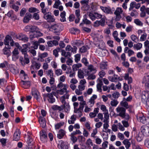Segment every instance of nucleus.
Returning <instances> with one entry per match:
<instances>
[{
	"mask_svg": "<svg viewBox=\"0 0 149 149\" xmlns=\"http://www.w3.org/2000/svg\"><path fill=\"white\" fill-rule=\"evenodd\" d=\"M37 27L36 26H26L24 30L26 31H29L30 37H38L43 36V34L40 31H37Z\"/></svg>",
	"mask_w": 149,
	"mask_h": 149,
	"instance_id": "f257e3e1",
	"label": "nucleus"
},
{
	"mask_svg": "<svg viewBox=\"0 0 149 149\" xmlns=\"http://www.w3.org/2000/svg\"><path fill=\"white\" fill-rule=\"evenodd\" d=\"M63 26L62 24L57 23L52 26L50 28V30L54 31V33L58 35L60 34V32L63 29Z\"/></svg>",
	"mask_w": 149,
	"mask_h": 149,
	"instance_id": "f03ea898",
	"label": "nucleus"
},
{
	"mask_svg": "<svg viewBox=\"0 0 149 149\" xmlns=\"http://www.w3.org/2000/svg\"><path fill=\"white\" fill-rule=\"evenodd\" d=\"M43 97L45 101L47 98V100L50 103H52L55 101V99L54 97L53 94L52 93L45 94L43 95Z\"/></svg>",
	"mask_w": 149,
	"mask_h": 149,
	"instance_id": "7ed1b4c3",
	"label": "nucleus"
},
{
	"mask_svg": "<svg viewBox=\"0 0 149 149\" xmlns=\"http://www.w3.org/2000/svg\"><path fill=\"white\" fill-rule=\"evenodd\" d=\"M43 17L48 22H53L55 20L54 16L52 15L51 13L49 12H48L47 14L44 15Z\"/></svg>",
	"mask_w": 149,
	"mask_h": 149,
	"instance_id": "20e7f679",
	"label": "nucleus"
},
{
	"mask_svg": "<svg viewBox=\"0 0 149 149\" xmlns=\"http://www.w3.org/2000/svg\"><path fill=\"white\" fill-rule=\"evenodd\" d=\"M117 113H118V116L121 117H123L126 111L125 109L122 107H118L116 109Z\"/></svg>",
	"mask_w": 149,
	"mask_h": 149,
	"instance_id": "39448f33",
	"label": "nucleus"
},
{
	"mask_svg": "<svg viewBox=\"0 0 149 149\" xmlns=\"http://www.w3.org/2000/svg\"><path fill=\"white\" fill-rule=\"evenodd\" d=\"M26 140L29 148H32L33 146V145L34 142L33 141L31 135L30 133H29L28 134L27 138Z\"/></svg>",
	"mask_w": 149,
	"mask_h": 149,
	"instance_id": "423d86ee",
	"label": "nucleus"
},
{
	"mask_svg": "<svg viewBox=\"0 0 149 149\" xmlns=\"http://www.w3.org/2000/svg\"><path fill=\"white\" fill-rule=\"evenodd\" d=\"M141 130L143 135L146 136H149V126H143L141 127Z\"/></svg>",
	"mask_w": 149,
	"mask_h": 149,
	"instance_id": "0eeeda50",
	"label": "nucleus"
},
{
	"mask_svg": "<svg viewBox=\"0 0 149 149\" xmlns=\"http://www.w3.org/2000/svg\"><path fill=\"white\" fill-rule=\"evenodd\" d=\"M6 37H26V36L24 35L21 33L17 35L14 32H10L8 33Z\"/></svg>",
	"mask_w": 149,
	"mask_h": 149,
	"instance_id": "6e6552de",
	"label": "nucleus"
},
{
	"mask_svg": "<svg viewBox=\"0 0 149 149\" xmlns=\"http://www.w3.org/2000/svg\"><path fill=\"white\" fill-rule=\"evenodd\" d=\"M94 40L95 45L99 47L100 48H101V47L104 46V42L100 40L98 38H94Z\"/></svg>",
	"mask_w": 149,
	"mask_h": 149,
	"instance_id": "1a4fd4ad",
	"label": "nucleus"
},
{
	"mask_svg": "<svg viewBox=\"0 0 149 149\" xmlns=\"http://www.w3.org/2000/svg\"><path fill=\"white\" fill-rule=\"evenodd\" d=\"M20 63L22 65H24L25 64H27L29 63V58L26 57V55H24V58L22 57H20L19 58Z\"/></svg>",
	"mask_w": 149,
	"mask_h": 149,
	"instance_id": "9d476101",
	"label": "nucleus"
},
{
	"mask_svg": "<svg viewBox=\"0 0 149 149\" xmlns=\"http://www.w3.org/2000/svg\"><path fill=\"white\" fill-rule=\"evenodd\" d=\"M40 139L43 143H45L47 141V134L45 132L41 131L40 133Z\"/></svg>",
	"mask_w": 149,
	"mask_h": 149,
	"instance_id": "9b49d317",
	"label": "nucleus"
},
{
	"mask_svg": "<svg viewBox=\"0 0 149 149\" xmlns=\"http://www.w3.org/2000/svg\"><path fill=\"white\" fill-rule=\"evenodd\" d=\"M97 97L96 95H93L89 100L88 104L90 107H92L95 103V100L97 98Z\"/></svg>",
	"mask_w": 149,
	"mask_h": 149,
	"instance_id": "f8f14e48",
	"label": "nucleus"
},
{
	"mask_svg": "<svg viewBox=\"0 0 149 149\" xmlns=\"http://www.w3.org/2000/svg\"><path fill=\"white\" fill-rule=\"evenodd\" d=\"M86 83V81L85 79H83L80 80L79 82V85L78 86V88L80 90H84L85 89V84Z\"/></svg>",
	"mask_w": 149,
	"mask_h": 149,
	"instance_id": "ddd939ff",
	"label": "nucleus"
},
{
	"mask_svg": "<svg viewBox=\"0 0 149 149\" xmlns=\"http://www.w3.org/2000/svg\"><path fill=\"white\" fill-rule=\"evenodd\" d=\"M20 132L19 130L17 129L13 135V140L15 141H18L20 138Z\"/></svg>",
	"mask_w": 149,
	"mask_h": 149,
	"instance_id": "4468645a",
	"label": "nucleus"
},
{
	"mask_svg": "<svg viewBox=\"0 0 149 149\" xmlns=\"http://www.w3.org/2000/svg\"><path fill=\"white\" fill-rule=\"evenodd\" d=\"M32 94L34 98L38 100L40 96L39 92L36 89H33L32 90Z\"/></svg>",
	"mask_w": 149,
	"mask_h": 149,
	"instance_id": "2eb2a0df",
	"label": "nucleus"
},
{
	"mask_svg": "<svg viewBox=\"0 0 149 149\" xmlns=\"http://www.w3.org/2000/svg\"><path fill=\"white\" fill-rule=\"evenodd\" d=\"M97 81L98 83L97 85V91L100 92H101L102 91V87L103 85V83L102 79L100 78L97 79Z\"/></svg>",
	"mask_w": 149,
	"mask_h": 149,
	"instance_id": "dca6fc26",
	"label": "nucleus"
},
{
	"mask_svg": "<svg viewBox=\"0 0 149 149\" xmlns=\"http://www.w3.org/2000/svg\"><path fill=\"white\" fill-rule=\"evenodd\" d=\"M140 6V4L139 3H136L134 1L131 2L130 4V7L129 8V11L131 10L134 8L136 9L139 8Z\"/></svg>",
	"mask_w": 149,
	"mask_h": 149,
	"instance_id": "f3484780",
	"label": "nucleus"
},
{
	"mask_svg": "<svg viewBox=\"0 0 149 149\" xmlns=\"http://www.w3.org/2000/svg\"><path fill=\"white\" fill-rule=\"evenodd\" d=\"M69 94H65L64 95L61 96L60 98V100L61 102L63 104V106H64L66 104V102L65 101V99H68L69 98Z\"/></svg>",
	"mask_w": 149,
	"mask_h": 149,
	"instance_id": "a211bd4d",
	"label": "nucleus"
},
{
	"mask_svg": "<svg viewBox=\"0 0 149 149\" xmlns=\"http://www.w3.org/2000/svg\"><path fill=\"white\" fill-rule=\"evenodd\" d=\"M100 9L104 13L107 14L112 13V11L111 8L109 7L100 6Z\"/></svg>",
	"mask_w": 149,
	"mask_h": 149,
	"instance_id": "6ab92c4d",
	"label": "nucleus"
},
{
	"mask_svg": "<svg viewBox=\"0 0 149 149\" xmlns=\"http://www.w3.org/2000/svg\"><path fill=\"white\" fill-rule=\"evenodd\" d=\"M10 47L9 46L7 47H5L2 50V52L4 55H6L8 57L11 55V52L10 50Z\"/></svg>",
	"mask_w": 149,
	"mask_h": 149,
	"instance_id": "aec40b11",
	"label": "nucleus"
},
{
	"mask_svg": "<svg viewBox=\"0 0 149 149\" xmlns=\"http://www.w3.org/2000/svg\"><path fill=\"white\" fill-rule=\"evenodd\" d=\"M58 148L60 149H68V146L67 143L62 141L59 142L58 145Z\"/></svg>",
	"mask_w": 149,
	"mask_h": 149,
	"instance_id": "412c9836",
	"label": "nucleus"
},
{
	"mask_svg": "<svg viewBox=\"0 0 149 149\" xmlns=\"http://www.w3.org/2000/svg\"><path fill=\"white\" fill-rule=\"evenodd\" d=\"M4 43L6 45H9L10 43L11 46H13L14 45V42L11 38H5L4 40Z\"/></svg>",
	"mask_w": 149,
	"mask_h": 149,
	"instance_id": "4be33fe9",
	"label": "nucleus"
},
{
	"mask_svg": "<svg viewBox=\"0 0 149 149\" xmlns=\"http://www.w3.org/2000/svg\"><path fill=\"white\" fill-rule=\"evenodd\" d=\"M119 77H118L117 75L114 74L113 76H110L108 77L109 80L111 82H117L118 79H119Z\"/></svg>",
	"mask_w": 149,
	"mask_h": 149,
	"instance_id": "5701e85b",
	"label": "nucleus"
},
{
	"mask_svg": "<svg viewBox=\"0 0 149 149\" xmlns=\"http://www.w3.org/2000/svg\"><path fill=\"white\" fill-rule=\"evenodd\" d=\"M39 121L40 125L43 128H45L46 125V123L45 118L43 117H40L39 119Z\"/></svg>",
	"mask_w": 149,
	"mask_h": 149,
	"instance_id": "b1692460",
	"label": "nucleus"
},
{
	"mask_svg": "<svg viewBox=\"0 0 149 149\" xmlns=\"http://www.w3.org/2000/svg\"><path fill=\"white\" fill-rule=\"evenodd\" d=\"M64 106L61 105L60 106L57 105H54L52 107V109L54 110L58 111H61L63 110L64 108Z\"/></svg>",
	"mask_w": 149,
	"mask_h": 149,
	"instance_id": "393cba45",
	"label": "nucleus"
},
{
	"mask_svg": "<svg viewBox=\"0 0 149 149\" xmlns=\"http://www.w3.org/2000/svg\"><path fill=\"white\" fill-rule=\"evenodd\" d=\"M137 119L142 123L145 124L146 122V119L143 114L138 115L137 116Z\"/></svg>",
	"mask_w": 149,
	"mask_h": 149,
	"instance_id": "a878e982",
	"label": "nucleus"
},
{
	"mask_svg": "<svg viewBox=\"0 0 149 149\" xmlns=\"http://www.w3.org/2000/svg\"><path fill=\"white\" fill-rule=\"evenodd\" d=\"M142 84H145V87L146 89L149 90V79L146 77H144L142 81Z\"/></svg>",
	"mask_w": 149,
	"mask_h": 149,
	"instance_id": "bb28decb",
	"label": "nucleus"
},
{
	"mask_svg": "<svg viewBox=\"0 0 149 149\" xmlns=\"http://www.w3.org/2000/svg\"><path fill=\"white\" fill-rule=\"evenodd\" d=\"M65 132L64 130L63 129L60 130L57 134V137L59 139H61L65 135Z\"/></svg>",
	"mask_w": 149,
	"mask_h": 149,
	"instance_id": "cd10ccee",
	"label": "nucleus"
},
{
	"mask_svg": "<svg viewBox=\"0 0 149 149\" xmlns=\"http://www.w3.org/2000/svg\"><path fill=\"white\" fill-rule=\"evenodd\" d=\"M122 143L125 146L126 149H129L130 147L131 143L129 139H124Z\"/></svg>",
	"mask_w": 149,
	"mask_h": 149,
	"instance_id": "c85d7f7f",
	"label": "nucleus"
},
{
	"mask_svg": "<svg viewBox=\"0 0 149 149\" xmlns=\"http://www.w3.org/2000/svg\"><path fill=\"white\" fill-rule=\"evenodd\" d=\"M76 120V116L74 115H72L68 120V123L69 124H74Z\"/></svg>",
	"mask_w": 149,
	"mask_h": 149,
	"instance_id": "c756f323",
	"label": "nucleus"
},
{
	"mask_svg": "<svg viewBox=\"0 0 149 149\" xmlns=\"http://www.w3.org/2000/svg\"><path fill=\"white\" fill-rule=\"evenodd\" d=\"M22 86L25 88H26L30 87V83L28 81H22Z\"/></svg>",
	"mask_w": 149,
	"mask_h": 149,
	"instance_id": "7c9ffc66",
	"label": "nucleus"
},
{
	"mask_svg": "<svg viewBox=\"0 0 149 149\" xmlns=\"http://www.w3.org/2000/svg\"><path fill=\"white\" fill-rule=\"evenodd\" d=\"M93 3H92L91 7L90 8L89 7V6L88 5V4H87L84 5L82 7V9L84 10H91V9H93Z\"/></svg>",
	"mask_w": 149,
	"mask_h": 149,
	"instance_id": "2f4dec72",
	"label": "nucleus"
},
{
	"mask_svg": "<svg viewBox=\"0 0 149 149\" xmlns=\"http://www.w3.org/2000/svg\"><path fill=\"white\" fill-rule=\"evenodd\" d=\"M31 17V15L29 13H26L25 16L24 17L23 21L24 23L28 22L30 19Z\"/></svg>",
	"mask_w": 149,
	"mask_h": 149,
	"instance_id": "473e14b6",
	"label": "nucleus"
},
{
	"mask_svg": "<svg viewBox=\"0 0 149 149\" xmlns=\"http://www.w3.org/2000/svg\"><path fill=\"white\" fill-rule=\"evenodd\" d=\"M139 36L140 37H146L147 36V34L144 30H139L138 31Z\"/></svg>",
	"mask_w": 149,
	"mask_h": 149,
	"instance_id": "72a5a7b5",
	"label": "nucleus"
},
{
	"mask_svg": "<svg viewBox=\"0 0 149 149\" xmlns=\"http://www.w3.org/2000/svg\"><path fill=\"white\" fill-rule=\"evenodd\" d=\"M57 93L60 95H63L64 93L65 94H68L69 91L67 89L62 88L60 90H58L56 91Z\"/></svg>",
	"mask_w": 149,
	"mask_h": 149,
	"instance_id": "f704fd0d",
	"label": "nucleus"
},
{
	"mask_svg": "<svg viewBox=\"0 0 149 149\" xmlns=\"http://www.w3.org/2000/svg\"><path fill=\"white\" fill-rule=\"evenodd\" d=\"M61 52V55L65 57L69 58L71 55V53L69 52H65L64 50H62Z\"/></svg>",
	"mask_w": 149,
	"mask_h": 149,
	"instance_id": "c9c22d12",
	"label": "nucleus"
},
{
	"mask_svg": "<svg viewBox=\"0 0 149 149\" xmlns=\"http://www.w3.org/2000/svg\"><path fill=\"white\" fill-rule=\"evenodd\" d=\"M107 62H102L100 64V68L102 70L107 69Z\"/></svg>",
	"mask_w": 149,
	"mask_h": 149,
	"instance_id": "e433bc0d",
	"label": "nucleus"
},
{
	"mask_svg": "<svg viewBox=\"0 0 149 149\" xmlns=\"http://www.w3.org/2000/svg\"><path fill=\"white\" fill-rule=\"evenodd\" d=\"M60 15L61 17L60 20L62 22H65L66 21V13L65 11H63L61 13Z\"/></svg>",
	"mask_w": 149,
	"mask_h": 149,
	"instance_id": "4c0bfd02",
	"label": "nucleus"
},
{
	"mask_svg": "<svg viewBox=\"0 0 149 149\" xmlns=\"http://www.w3.org/2000/svg\"><path fill=\"white\" fill-rule=\"evenodd\" d=\"M82 66V65L81 63H78L77 64H74L72 66V69L73 71H77L78 69Z\"/></svg>",
	"mask_w": 149,
	"mask_h": 149,
	"instance_id": "58836bf2",
	"label": "nucleus"
},
{
	"mask_svg": "<svg viewBox=\"0 0 149 149\" xmlns=\"http://www.w3.org/2000/svg\"><path fill=\"white\" fill-rule=\"evenodd\" d=\"M78 76L80 79H83L84 77V72L81 69L78 70Z\"/></svg>",
	"mask_w": 149,
	"mask_h": 149,
	"instance_id": "ea45409f",
	"label": "nucleus"
},
{
	"mask_svg": "<svg viewBox=\"0 0 149 149\" xmlns=\"http://www.w3.org/2000/svg\"><path fill=\"white\" fill-rule=\"evenodd\" d=\"M82 110H81V109H80L79 108L78 109L75 108L74 112L75 113H77L79 117H80L82 115Z\"/></svg>",
	"mask_w": 149,
	"mask_h": 149,
	"instance_id": "a19ab883",
	"label": "nucleus"
},
{
	"mask_svg": "<svg viewBox=\"0 0 149 149\" xmlns=\"http://www.w3.org/2000/svg\"><path fill=\"white\" fill-rule=\"evenodd\" d=\"M88 69L89 70L90 72L94 71L95 73L97 71L96 68L94 67L92 65H88Z\"/></svg>",
	"mask_w": 149,
	"mask_h": 149,
	"instance_id": "79ce46f5",
	"label": "nucleus"
},
{
	"mask_svg": "<svg viewBox=\"0 0 149 149\" xmlns=\"http://www.w3.org/2000/svg\"><path fill=\"white\" fill-rule=\"evenodd\" d=\"M70 31L72 34H78L80 32V31L77 29L72 28L70 30Z\"/></svg>",
	"mask_w": 149,
	"mask_h": 149,
	"instance_id": "37998d69",
	"label": "nucleus"
},
{
	"mask_svg": "<svg viewBox=\"0 0 149 149\" xmlns=\"http://www.w3.org/2000/svg\"><path fill=\"white\" fill-rule=\"evenodd\" d=\"M123 11L121 7H117L116 8L115 11L114 12V14H119L120 15L122 14Z\"/></svg>",
	"mask_w": 149,
	"mask_h": 149,
	"instance_id": "c03bdc74",
	"label": "nucleus"
},
{
	"mask_svg": "<svg viewBox=\"0 0 149 149\" xmlns=\"http://www.w3.org/2000/svg\"><path fill=\"white\" fill-rule=\"evenodd\" d=\"M145 6H142L140 8V10L141 12L140 15L142 17H144L146 15V13L145 11Z\"/></svg>",
	"mask_w": 149,
	"mask_h": 149,
	"instance_id": "a18cd8bd",
	"label": "nucleus"
},
{
	"mask_svg": "<svg viewBox=\"0 0 149 149\" xmlns=\"http://www.w3.org/2000/svg\"><path fill=\"white\" fill-rule=\"evenodd\" d=\"M61 4V2L60 0H56L53 7L54 8L57 9Z\"/></svg>",
	"mask_w": 149,
	"mask_h": 149,
	"instance_id": "49530a36",
	"label": "nucleus"
},
{
	"mask_svg": "<svg viewBox=\"0 0 149 149\" xmlns=\"http://www.w3.org/2000/svg\"><path fill=\"white\" fill-rule=\"evenodd\" d=\"M29 11L31 13H33L36 12L37 13H39V11L36 8L31 7L29 9Z\"/></svg>",
	"mask_w": 149,
	"mask_h": 149,
	"instance_id": "de8ad7c7",
	"label": "nucleus"
},
{
	"mask_svg": "<svg viewBox=\"0 0 149 149\" xmlns=\"http://www.w3.org/2000/svg\"><path fill=\"white\" fill-rule=\"evenodd\" d=\"M104 119L103 120V122L109 121V115L108 111L107 112L104 113Z\"/></svg>",
	"mask_w": 149,
	"mask_h": 149,
	"instance_id": "09e8293b",
	"label": "nucleus"
},
{
	"mask_svg": "<svg viewBox=\"0 0 149 149\" xmlns=\"http://www.w3.org/2000/svg\"><path fill=\"white\" fill-rule=\"evenodd\" d=\"M84 18L83 19L82 22L83 23L86 24H89L91 23L90 21L87 19L86 18V15H84Z\"/></svg>",
	"mask_w": 149,
	"mask_h": 149,
	"instance_id": "8fccbe9b",
	"label": "nucleus"
},
{
	"mask_svg": "<svg viewBox=\"0 0 149 149\" xmlns=\"http://www.w3.org/2000/svg\"><path fill=\"white\" fill-rule=\"evenodd\" d=\"M60 51V49L59 48H56L53 51V54L56 57H57L58 56V53Z\"/></svg>",
	"mask_w": 149,
	"mask_h": 149,
	"instance_id": "3c124183",
	"label": "nucleus"
},
{
	"mask_svg": "<svg viewBox=\"0 0 149 149\" xmlns=\"http://www.w3.org/2000/svg\"><path fill=\"white\" fill-rule=\"evenodd\" d=\"M86 144L88 147L93 146V143L90 139H88L87 140L86 142Z\"/></svg>",
	"mask_w": 149,
	"mask_h": 149,
	"instance_id": "603ef678",
	"label": "nucleus"
},
{
	"mask_svg": "<svg viewBox=\"0 0 149 149\" xmlns=\"http://www.w3.org/2000/svg\"><path fill=\"white\" fill-rule=\"evenodd\" d=\"M10 69V71L14 74H16L18 72L17 69L15 67H11Z\"/></svg>",
	"mask_w": 149,
	"mask_h": 149,
	"instance_id": "864d4df0",
	"label": "nucleus"
},
{
	"mask_svg": "<svg viewBox=\"0 0 149 149\" xmlns=\"http://www.w3.org/2000/svg\"><path fill=\"white\" fill-rule=\"evenodd\" d=\"M142 44L141 43H138L136 45H134V48L137 50H139L142 47Z\"/></svg>",
	"mask_w": 149,
	"mask_h": 149,
	"instance_id": "5fc2aeb1",
	"label": "nucleus"
},
{
	"mask_svg": "<svg viewBox=\"0 0 149 149\" xmlns=\"http://www.w3.org/2000/svg\"><path fill=\"white\" fill-rule=\"evenodd\" d=\"M55 74L57 76L61 75L63 74V71L60 69H56L55 71Z\"/></svg>",
	"mask_w": 149,
	"mask_h": 149,
	"instance_id": "6e6d98bb",
	"label": "nucleus"
},
{
	"mask_svg": "<svg viewBox=\"0 0 149 149\" xmlns=\"http://www.w3.org/2000/svg\"><path fill=\"white\" fill-rule=\"evenodd\" d=\"M118 103V102L116 100H113L110 102V104L113 107H116Z\"/></svg>",
	"mask_w": 149,
	"mask_h": 149,
	"instance_id": "4d7b16f0",
	"label": "nucleus"
},
{
	"mask_svg": "<svg viewBox=\"0 0 149 149\" xmlns=\"http://www.w3.org/2000/svg\"><path fill=\"white\" fill-rule=\"evenodd\" d=\"M81 55L80 54H77L74 56V60L76 63H77L80 61Z\"/></svg>",
	"mask_w": 149,
	"mask_h": 149,
	"instance_id": "13d9d810",
	"label": "nucleus"
},
{
	"mask_svg": "<svg viewBox=\"0 0 149 149\" xmlns=\"http://www.w3.org/2000/svg\"><path fill=\"white\" fill-rule=\"evenodd\" d=\"M134 22L136 24L139 26H142L143 25L142 22L138 19H135Z\"/></svg>",
	"mask_w": 149,
	"mask_h": 149,
	"instance_id": "bf43d9fd",
	"label": "nucleus"
},
{
	"mask_svg": "<svg viewBox=\"0 0 149 149\" xmlns=\"http://www.w3.org/2000/svg\"><path fill=\"white\" fill-rule=\"evenodd\" d=\"M48 54L47 52H45L43 53L40 54L39 56V57L41 59H42L48 56Z\"/></svg>",
	"mask_w": 149,
	"mask_h": 149,
	"instance_id": "052dcab7",
	"label": "nucleus"
},
{
	"mask_svg": "<svg viewBox=\"0 0 149 149\" xmlns=\"http://www.w3.org/2000/svg\"><path fill=\"white\" fill-rule=\"evenodd\" d=\"M79 108L81 109V110H83L84 106L86 105V102L85 101L81 102H79Z\"/></svg>",
	"mask_w": 149,
	"mask_h": 149,
	"instance_id": "680f3d73",
	"label": "nucleus"
},
{
	"mask_svg": "<svg viewBox=\"0 0 149 149\" xmlns=\"http://www.w3.org/2000/svg\"><path fill=\"white\" fill-rule=\"evenodd\" d=\"M118 127V129L120 131H123L125 130V129L124 126L121 124L120 123H118L117 125Z\"/></svg>",
	"mask_w": 149,
	"mask_h": 149,
	"instance_id": "e2e57ef3",
	"label": "nucleus"
},
{
	"mask_svg": "<svg viewBox=\"0 0 149 149\" xmlns=\"http://www.w3.org/2000/svg\"><path fill=\"white\" fill-rule=\"evenodd\" d=\"M47 75L49 76L50 77H53L54 73L52 70L50 69L48 70L47 72Z\"/></svg>",
	"mask_w": 149,
	"mask_h": 149,
	"instance_id": "0e129e2a",
	"label": "nucleus"
},
{
	"mask_svg": "<svg viewBox=\"0 0 149 149\" xmlns=\"http://www.w3.org/2000/svg\"><path fill=\"white\" fill-rule=\"evenodd\" d=\"M100 109L104 113L107 112L108 111L106 106L104 105H101L100 106Z\"/></svg>",
	"mask_w": 149,
	"mask_h": 149,
	"instance_id": "69168bd1",
	"label": "nucleus"
},
{
	"mask_svg": "<svg viewBox=\"0 0 149 149\" xmlns=\"http://www.w3.org/2000/svg\"><path fill=\"white\" fill-rule=\"evenodd\" d=\"M121 105L125 107L127 109L129 108L128 103L126 101H122L120 102Z\"/></svg>",
	"mask_w": 149,
	"mask_h": 149,
	"instance_id": "338daca9",
	"label": "nucleus"
},
{
	"mask_svg": "<svg viewBox=\"0 0 149 149\" xmlns=\"http://www.w3.org/2000/svg\"><path fill=\"white\" fill-rule=\"evenodd\" d=\"M120 96V93L118 92H115L112 94V97L115 99H117Z\"/></svg>",
	"mask_w": 149,
	"mask_h": 149,
	"instance_id": "774afa93",
	"label": "nucleus"
}]
</instances>
